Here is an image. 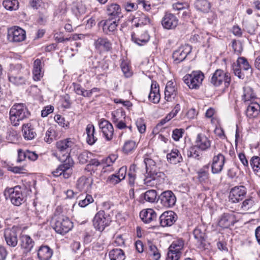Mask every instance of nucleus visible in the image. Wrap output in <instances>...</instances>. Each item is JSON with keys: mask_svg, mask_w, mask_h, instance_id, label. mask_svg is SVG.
Listing matches in <instances>:
<instances>
[{"mask_svg": "<svg viewBox=\"0 0 260 260\" xmlns=\"http://www.w3.org/2000/svg\"><path fill=\"white\" fill-rule=\"evenodd\" d=\"M144 162L146 166V173L144 184L148 186H153L157 183H160L165 179V174L159 171L156 166L155 161L148 155H145Z\"/></svg>", "mask_w": 260, "mask_h": 260, "instance_id": "f257e3e1", "label": "nucleus"}, {"mask_svg": "<svg viewBox=\"0 0 260 260\" xmlns=\"http://www.w3.org/2000/svg\"><path fill=\"white\" fill-rule=\"evenodd\" d=\"M30 115L28 108L24 104H15L9 111L10 120L14 126L19 125L20 122L28 118Z\"/></svg>", "mask_w": 260, "mask_h": 260, "instance_id": "f03ea898", "label": "nucleus"}, {"mask_svg": "<svg viewBox=\"0 0 260 260\" xmlns=\"http://www.w3.org/2000/svg\"><path fill=\"white\" fill-rule=\"evenodd\" d=\"M74 145V141L71 138H67L59 140L56 143V146L58 152L54 153V155L58 157L61 161H67L70 157L71 148Z\"/></svg>", "mask_w": 260, "mask_h": 260, "instance_id": "7ed1b4c3", "label": "nucleus"}, {"mask_svg": "<svg viewBox=\"0 0 260 260\" xmlns=\"http://www.w3.org/2000/svg\"><path fill=\"white\" fill-rule=\"evenodd\" d=\"M53 220L52 226L58 234L64 235L68 233L73 227V222L68 217L63 215H55Z\"/></svg>", "mask_w": 260, "mask_h": 260, "instance_id": "20e7f679", "label": "nucleus"}, {"mask_svg": "<svg viewBox=\"0 0 260 260\" xmlns=\"http://www.w3.org/2000/svg\"><path fill=\"white\" fill-rule=\"evenodd\" d=\"M23 190L20 185L7 187L4 191V196L6 199H9L14 205L18 206L24 202Z\"/></svg>", "mask_w": 260, "mask_h": 260, "instance_id": "39448f33", "label": "nucleus"}, {"mask_svg": "<svg viewBox=\"0 0 260 260\" xmlns=\"http://www.w3.org/2000/svg\"><path fill=\"white\" fill-rule=\"evenodd\" d=\"M204 78V74L201 71H193L190 74L184 76V83L190 89H198Z\"/></svg>", "mask_w": 260, "mask_h": 260, "instance_id": "423d86ee", "label": "nucleus"}, {"mask_svg": "<svg viewBox=\"0 0 260 260\" xmlns=\"http://www.w3.org/2000/svg\"><path fill=\"white\" fill-rule=\"evenodd\" d=\"M111 222L110 216L104 211L101 210L94 217L93 225L96 230L102 232L106 226L110 225Z\"/></svg>", "mask_w": 260, "mask_h": 260, "instance_id": "0eeeda50", "label": "nucleus"}, {"mask_svg": "<svg viewBox=\"0 0 260 260\" xmlns=\"http://www.w3.org/2000/svg\"><path fill=\"white\" fill-rule=\"evenodd\" d=\"M157 202L164 207L172 208L176 202V197L171 190H166L158 196Z\"/></svg>", "mask_w": 260, "mask_h": 260, "instance_id": "6e6552de", "label": "nucleus"}, {"mask_svg": "<svg viewBox=\"0 0 260 260\" xmlns=\"http://www.w3.org/2000/svg\"><path fill=\"white\" fill-rule=\"evenodd\" d=\"M8 39L12 42H21L26 38L25 31L17 26H14L8 29Z\"/></svg>", "mask_w": 260, "mask_h": 260, "instance_id": "1a4fd4ad", "label": "nucleus"}, {"mask_svg": "<svg viewBox=\"0 0 260 260\" xmlns=\"http://www.w3.org/2000/svg\"><path fill=\"white\" fill-rule=\"evenodd\" d=\"M191 50L192 47L190 45L185 44L175 50L172 54L174 62L177 64L183 61L191 52Z\"/></svg>", "mask_w": 260, "mask_h": 260, "instance_id": "9d476101", "label": "nucleus"}, {"mask_svg": "<svg viewBox=\"0 0 260 260\" xmlns=\"http://www.w3.org/2000/svg\"><path fill=\"white\" fill-rule=\"evenodd\" d=\"M246 188L244 186H237L232 188L229 194V200L232 203H238L241 201L246 194Z\"/></svg>", "mask_w": 260, "mask_h": 260, "instance_id": "9b49d317", "label": "nucleus"}, {"mask_svg": "<svg viewBox=\"0 0 260 260\" xmlns=\"http://www.w3.org/2000/svg\"><path fill=\"white\" fill-rule=\"evenodd\" d=\"M20 246L23 250V254L26 256L32 250L35 242L28 235L23 234L19 237Z\"/></svg>", "mask_w": 260, "mask_h": 260, "instance_id": "f8f14e48", "label": "nucleus"}, {"mask_svg": "<svg viewBox=\"0 0 260 260\" xmlns=\"http://www.w3.org/2000/svg\"><path fill=\"white\" fill-rule=\"evenodd\" d=\"M177 218V215L174 211H167L159 216V223L162 227L170 226L176 222Z\"/></svg>", "mask_w": 260, "mask_h": 260, "instance_id": "ddd939ff", "label": "nucleus"}, {"mask_svg": "<svg viewBox=\"0 0 260 260\" xmlns=\"http://www.w3.org/2000/svg\"><path fill=\"white\" fill-rule=\"evenodd\" d=\"M225 162V157L221 153L214 156L211 166L212 173L214 174L220 173L223 169Z\"/></svg>", "mask_w": 260, "mask_h": 260, "instance_id": "4468645a", "label": "nucleus"}, {"mask_svg": "<svg viewBox=\"0 0 260 260\" xmlns=\"http://www.w3.org/2000/svg\"><path fill=\"white\" fill-rule=\"evenodd\" d=\"M99 126L106 140H111L114 135V128L112 124L107 120L103 119L99 122Z\"/></svg>", "mask_w": 260, "mask_h": 260, "instance_id": "2eb2a0df", "label": "nucleus"}, {"mask_svg": "<svg viewBox=\"0 0 260 260\" xmlns=\"http://www.w3.org/2000/svg\"><path fill=\"white\" fill-rule=\"evenodd\" d=\"M4 238L9 246L15 247L18 244V235L16 229H7L4 232Z\"/></svg>", "mask_w": 260, "mask_h": 260, "instance_id": "dca6fc26", "label": "nucleus"}, {"mask_svg": "<svg viewBox=\"0 0 260 260\" xmlns=\"http://www.w3.org/2000/svg\"><path fill=\"white\" fill-rule=\"evenodd\" d=\"M178 20L176 16L172 13H166L161 20L163 27L167 29L175 28L178 25Z\"/></svg>", "mask_w": 260, "mask_h": 260, "instance_id": "f3484780", "label": "nucleus"}, {"mask_svg": "<svg viewBox=\"0 0 260 260\" xmlns=\"http://www.w3.org/2000/svg\"><path fill=\"white\" fill-rule=\"evenodd\" d=\"M195 144L201 151H207L211 146V141L204 134H198L195 141Z\"/></svg>", "mask_w": 260, "mask_h": 260, "instance_id": "a211bd4d", "label": "nucleus"}, {"mask_svg": "<svg viewBox=\"0 0 260 260\" xmlns=\"http://www.w3.org/2000/svg\"><path fill=\"white\" fill-rule=\"evenodd\" d=\"M194 239L196 240V244L198 248H205L206 246L207 236L201 227H197L193 232Z\"/></svg>", "mask_w": 260, "mask_h": 260, "instance_id": "6ab92c4d", "label": "nucleus"}, {"mask_svg": "<svg viewBox=\"0 0 260 260\" xmlns=\"http://www.w3.org/2000/svg\"><path fill=\"white\" fill-rule=\"evenodd\" d=\"M132 21L136 27L148 25L151 23V19L149 17L139 11L137 12L134 15Z\"/></svg>", "mask_w": 260, "mask_h": 260, "instance_id": "aec40b11", "label": "nucleus"}, {"mask_svg": "<svg viewBox=\"0 0 260 260\" xmlns=\"http://www.w3.org/2000/svg\"><path fill=\"white\" fill-rule=\"evenodd\" d=\"M121 11L120 6L117 4L112 3L108 5L107 7L108 18L120 20V18L122 17Z\"/></svg>", "mask_w": 260, "mask_h": 260, "instance_id": "412c9836", "label": "nucleus"}, {"mask_svg": "<svg viewBox=\"0 0 260 260\" xmlns=\"http://www.w3.org/2000/svg\"><path fill=\"white\" fill-rule=\"evenodd\" d=\"M236 222V217L233 213H224L221 215L218 225L222 228H228L233 225Z\"/></svg>", "mask_w": 260, "mask_h": 260, "instance_id": "4be33fe9", "label": "nucleus"}, {"mask_svg": "<svg viewBox=\"0 0 260 260\" xmlns=\"http://www.w3.org/2000/svg\"><path fill=\"white\" fill-rule=\"evenodd\" d=\"M111 61L109 59H102L100 61L95 60L92 62V68L95 69V72L99 75H103L109 69Z\"/></svg>", "mask_w": 260, "mask_h": 260, "instance_id": "5701e85b", "label": "nucleus"}, {"mask_svg": "<svg viewBox=\"0 0 260 260\" xmlns=\"http://www.w3.org/2000/svg\"><path fill=\"white\" fill-rule=\"evenodd\" d=\"M94 46L95 49L100 52L108 51L112 49V44L105 38H99L95 40Z\"/></svg>", "mask_w": 260, "mask_h": 260, "instance_id": "b1692460", "label": "nucleus"}, {"mask_svg": "<svg viewBox=\"0 0 260 260\" xmlns=\"http://www.w3.org/2000/svg\"><path fill=\"white\" fill-rule=\"evenodd\" d=\"M148 99L150 102L154 104L158 103L159 102L160 95L159 94V85L156 81H152Z\"/></svg>", "mask_w": 260, "mask_h": 260, "instance_id": "393cba45", "label": "nucleus"}, {"mask_svg": "<svg viewBox=\"0 0 260 260\" xmlns=\"http://www.w3.org/2000/svg\"><path fill=\"white\" fill-rule=\"evenodd\" d=\"M177 94V90L175 84L172 81L167 82L165 91V99L167 101H171Z\"/></svg>", "mask_w": 260, "mask_h": 260, "instance_id": "a878e982", "label": "nucleus"}, {"mask_svg": "<svg viewBox=\"0 0 260 260\" xmlns=\"http://www.w3.org/2000/svg\"><path fill=\"white\" fill-rule=\"evenodd\" d=\"M91 184V180L85 176H82L77 180L76 187L79 190L86 192L90 190Z\"/></svg>", "mask_w": 260, "mask_h": 260, "instance_id": "bb28decb", "label": "nucleus"}, {"mask_svg": "<svg viewBox=\"0 0 260 260\" xmlns=\"http://www.w3.org/2000/svg\"><path fill=\"white\" fill-rule=\"evenodd\" d=\"M52 254V249L47 245H42L38 250V257L40 260H49Z\"/></svg>", "mask_w": 260, "mask_h": 260, "instance_id": "cd10ccee", "label": "nucleus"}, {"mask_svg": "<svg viewBox=\"0 0 260 260\" xmlns=\"http://www.w3.org/2000/svg\"><path fill=\"white\" fill-rule=\"evenodd\" d=\"M140 217L145 223H148L155 219L157 217L155 212L152 209H147L140 213Z\"/></svg>", "mask_w": 260, "mask_h": 260, "instance_id": "c85d7f7f", "label": "nucleus"}, {"mask_svg": "<svg viewBox=\"0 0 260 260\" xmlns=\"http://www.w3.org/2000/svg\"><path fill=\"white\" fill-rule=\"evenodd\" d=\"M22 131L23 136L26 140H31L37 136V134L30 123H25L22 125Z\"/></svg>", "mask_w": 260, "mask_h": 260, "instance_id": "c756f323", "label": "nucleus"}, {"mask_svg": "<svg viewBox=\"0 0 260 260\" xmlns=\"http://www.w3.org/2000/svg\"><path fill=\"white\" fill-rule=\"evenodd\" d=\"M85 131L87 135L86 142L90 145H93L98 140L95 136V129L94 125L92 124H87Z\"/></svg>", "mask_w": 260, "mask_h": 260, "instance_id": "7c9ffc66", "label": "nucleus"}, {"mask_svg": "<svg viewBox=\"0 0 260 260\" xmlns=\"http://www.w3.org/2000/svg\"><path fill=\"white\" fill-rule=\"evenodd\" d=\"M43 73L41 60L40 59L37 58L34 62L32 71L34 79L35 81L40 80L43 76Z\"/></svg>", "mask_w": 260, "mask_h": 260, "instance_id": "2f4dec72", "label": "nucleus"}, {"mask_svg": "<svg viewBox=\"0 0 260 260\" xmlns=\"http://www.w3.org/2000/svg\"><path fill=\"white\" fill-rule=\"evenodd\" d=\"M210 167V164H206L200 169L197 172L198 179L201 183L207 182L209 179V170Z\"/></svg>", "mask_w": 260, "mask_h": 260, "instance_id": "473e14b6", "label": "nucleus"}, {"mask_svg": "<svg viewBox=\"0 0 260 260\" xmlns=\"http://www.w3.org/2000/svg\"><path fill=\"white\" fill-rule=\"evenodd\" d=\"M167 158L169 162L174 165L177 164L183 161V158L179 151L177 149H173L170 153H168Z\"/></svg>", "mask_w": 260, "mask_h": 260, "instance_id": "72a5a7b5", "label": "nucleus"}, {"mask_svg": "<svg viewBox=\"0 0 260 260\" xmlns=\"http://www.w3.org/2000/svg\"><path fill=\"white\" fill-rule=\"evenodd\" d=\"M117 158V156L115 154H111L105 159L102 160V165H103L102 172L105 173L107 171H112L113 168L111 167V165L115 161Z\"/></svg>", "mask_w": 260, "mask_h": 260, "instance_id": "f704fd0d", "label": "nucleus"}, {"mask_svg": "<svg viewBox=\"0 0 260 260\" xmlns=\"http://www.w3.org/2000/svg\"><path fill=\"white\" fill-rule=\"evenodd\" d=\"M119 20L112 19L110 18L106 19L104 22L103 28L104 32L109 35L110 32L114 31L116 28Z\"/></svg>", "mask_w": 260, "mask_h": 260, "instance_id": "c9c22d12", "label": "nucleus"}, {"mask_svg": "<svg viewBox=\"0 0 260 260\" xmlns=\"http://www.w3.org/2000/svg\"><path fill=\"white\" fill-rule=\"evenodd\" d=\"M260 112V105L256 102H251L247 107L246 114L249 118L256 117Z\"/></svg>", "mask_w": 260, "mask_h": 260, "instance_id": "e433bc0d", "label": "nucleus"}, {"mask_svg": "<svg viewBox=\"0 0 260 260\" xmlns=\"http://www.w3.org/2000/svg\"><path fill=\"white\" fill-rule=\"evenodd\" d=\"M196 9L203 13H207L211 8V4L207 0H197L194 3Z\"/></svg>", "mask_w": 260, "mask_h": 260, "instance_id": "4c0bfd02", "label": "nucleus"}, {"mask_svg": "<svg viewBox=\"0 0 260 260\" xmlns=\"http://www.w3.org/2000/svg\"><path fill=\"white\" fill-rule=\"evenodd\" d=\"M149 36L146 32H144L139 37H136L134 33L132 34V41L140 46L146 44L149 40Z\"/></svg>", "mask_w": 260, "mask_h": 260, "instance_id": "58836bf2", "label": "nucleus"}, {"mask_svg": "<svg viewBox=\"0 0 260 260\" xmlns=\"http://www.w3.org/2000/svg\"><path fill=\"white\" fill-rule=\"evenodd\" d=\"M243 94L242 100L245 102L250 101L256 98V95L253 89L249 86H246L243 87Z\"/></svg>", "mask_w": 260, "mask_h": 260, "instance_id": "ea45409f", "label": "nucleus"}, {"mask_svg": "<svg viewBox=\"0 0 260 260\" xmlns=\"http://www.w3.org/2000/svg\"><path fill=\"white\" fill-rule=\"evenodd\" d=\"M223 70L221 69L216 70L213 74L211 79L210 82L214 86H219L221 85V79L223 78Z\"/></svg>", "mask_w": 260, "mask_h": 260, "instance_id": "a19ab883", "label": "nucleus"}, {"mask_svg": "<svg viewBox=\"0 0 260 260\" xmlns=\"http://www.w3.org/2000/svg\"><path fill=\"white\" fill-rule=\"evenodd\" d=\"M110 260H124L125 255L124 252L121 249H113L109 252V254Z\"/></svg>", "mask_w": 260, "mask_h": 260, "instance_id": "79ce46f5", "label": "nucleus"}, {"mask_svg": "<svg viewBox=\"0 0 260 260\" xmlns=\"http://www.w3.org/2000/svg\"><path fill=\"white\" fill-rule=\"evenodd\" d=\"M147 253L149 256H151L155 260H158L160 257L157 248L152 242H148Z\"/></svg>", "mask_w": 260, "mask_h": 260, "instance_id": "37998d69", "label": "nucleus"}, {"mask_svg": "<svg viewBox=\"0 0 260 260\" xmlns=\"http://www.w3.org/2000/svg\"><path fill=\"white\" fill-rule=\"evenodd\" d=\"M255 203L252 197L245 199L242 203L241 209L244 211H252L254 209Z\"/></svg>", "mask_w": 260, "mask_h": 260, "instance_id": "c03bdc74", "label": "nucleus"}, {"mask_svg": "<svg viewBox=\"0 0 260 260\" xmlns=\"http://www.w3.org/2000/svg\"><path fill=\"white\" fill-rule=\"evenodd\" d=\"M136 165L135 164L132 165L127 174L128 184L131 187H134L135 183L136 178Z\"/></svg>", "mask_w": 260, "mask_h": 260, "instance_id": "a18cd8bd", "label": "nucleus"}, {"mask_svg": "<svg viewBox=\"0 0 260 260\" xmlns=\"http://www.w3.org/2000/svg\"><path fill=\"white\" fill-rule=\"evenodd\" d=\"M250 165L255 174L260 175V157L253 156L250 159Z\"/></svg>", "mask_w": 260, "mask_h": 260, "instance_id": "49530a36", "label": "nucleus"}, {"mask_svg": "<svg viewBox=\"0 0 260 260\" xmlns=\"http://www.w3.org/2000/svg\"><path fill=\"white\" fill-rule=\"evenodd\" d=\"M199 148L195 144L194 146L190 147L187 150V156L188 157H192L197 160H199L201 158V154L198 150Z\"/></svg>", "mask_w": 260, "mask_h": 260, "instance_id": "de8ad7c7", "label": "nucleus"}, {"mask_svg": "<svg viewBox=\"0 0 260 260\" xmlns=\"http://www.w3.org/2000/svg\"><path fill=\"white\" fill-rule=\"evenodd\" d=\"M64 162V168L63 173H62L63 176L64 178H69L72 174V169L71 167L73 166L74 161L72 158H68L67 161Z\"/></svg>", "mask_w": 260, "mask_h": 260, "instance_id": "09e8293b", "label": "nucleus"}, {"mask_svg": "<svg viewBox=\"0 0 260 260\" xmlns=\"http://www.w3.org/2000/svg\"><path fill=\"white\" fill-rule=\"evenodd\" d=\"M3 5L6 9L10 11H15L19 8V2L17 0H4Z\"/></svg>", "mask_w": 260, "mask_h": 260, "instance_id": "8fccbe9b", "label": "nucleus"}, {"mask_svg": "<svg viewBox=\"0 0 260 260\" xmlns=\"http://www.w3.org/2000/svg\"><path fill=\"white\" fill-rule=\"evenodd\" d=\"M74 90L75 92L78 95H82L84 97H89L91 95L92 92L87 91L83 88L81 86L76 83H73Z\"/></svg>", "mask_w": 260, "mask_h": 260, "instance_id": "3c124183", "label": "nucleus"}, {"mask_svg": "<svg viewBox=\"0 0 260 260\" xmlns=\"http://www.w3.org/2000/svg\"><path fill=\"white\" fill-rule=\"evenodd\" d=\"M143 196L145 200L150 203H154L156 201L157 197L156 191L154 189L147 190Z\"/></svg>", "mask_w": 260, "mask_h": 260, "instance_id": "603ef678", "label": "nucleus"}, {"mask_svg": "<svg viewBox=\"0 0 260 260\" xmlns=\"http://www.w3.org/2000/svg\"><path fill=\"white\" fill-rule=\"evenodd\" d=\"M184 246V242L182 239L174 241L169 247V250L175 252H181Z\"/></svg>", "mask_w": 260, "mask_h": 260, "instance_id": "864d4df0", "label": "nucleus"}, {"mask_svg": "<svg viewBox=\"0 0 260 260\" xmlns=\"http://www.w3.org/2000/svg\"><path fill=\"white\" fill-rule=\"evenodd\" d=\"M237 63H238V64L240 66L241 68L244 71H249L250 73L252 74V69L251 68V67L245 57H238V58L237 60Z\"/></svg>", "mask_w": 260, "mask_h": 260, "instance_id": "5fc2aeb1", "label": "nucleus"}, {"mask_svg": "<svg viewBox=\"0 0 260 260\" xmlns=\"http://www.w3.org/2000/svg\"><path fill=\"white\" fill-rule=\"evenodd\" d=\"M137 147L136 142L133 140H128L126 141L123 147V151L125 153L132 152Z\"/></svg>", "mask_w": 260, "mask_h": 260, "instance_id": "6e6d98bb", "label": "nucleus"}, {"mask_svg": "<svg viewBox=\"0 0 260 260\" xmlns=\"http://www.w3.org/2000/svg\"><path fill=\"white\" fill-rule=\"evenodd\" d=\"M10 82L16 85H20L25 83V79L22 76L11 75L9 77Z\"/></svg>", "mask_w": 260, "mask_h": 260, "instance_id": "4d7b16f0", "label": "nucleus"}, {"mask_svg": "<svg viewBox=\"0 0 260 260\" xmlns=\"http://www.w3.org/2000/svg\"><path fill=\"white\" fill-rule=\"evenodd\" d=\"M223 78L221 79V85L223 84L224 88H228L231 82V75L228 72H224L223 71Z\"/></svg>", "mask_w": 260, "mask_h": 260, "instance_id": "13d9d810", "label": "nucleus"}, {"mask_svg": "<svg viewBox=\"0 0 260 260\" xmlns=\"http://www.w3.org/2000/svg\"><path fill=\"white\" fill-rule=\"evenodd\" d=\"M92 154L88 151H83L78 156L80 163L85 164L91 158Z\"/></svg>", "mask_w": 260, "mask_h": 260, "instance_id": "bf43d9fd", "label": "nucleus"}, {"mask_svg": "<svg viewBox=\"0 0 260 260\" xmlns=\"http://www.w3.org/2000/svg\"><path fill=\"white\" fill-rule=\"evenodd\" d=\"M120 115L123 117V118H125V112L122 109H118L112 113V120L114 123L116 124L119 120L118 116Z\"/></svg>", "mask_w": 260, "mask_h": 260, "instance_id": "052dcab7", "label": "nucleus"}, {"mask_svg": "<svg viewBox=\"0 0 260 260\" xmlns=\"http://www.w3.org/2000/svg\"><path fill=\"white\" fill-rule=\"evenodd\" d=\"M136 124L138 128L139 132L141 134L144 133L146 131V124L144 119L142 118H139L137 119Z\"/></svg>", "mask_w": 260, "mask_h": 260, "instance_id": "680f3d73", "label": "nucleus"}, {"mask_svg": "<svg viewBox=\"0 0 260 260\" xmlns=\"http://www.w3.org/2000/svg\"><path fill=\"white\" fill-rule=\"evenodd\" d=\"M93 202V199L92 196L91 195L86 194L85 199L80 200L78 204L81 207H85Z\"/></svg>", "mask_w": 260, "mask_h": 260, "instance_id": "e2e57ef3", "label": "nucleus"}, {"mask_svg": "<svg viewBox=\"0 0 260 260\" xmlns=\"http://www.w3.org/2000/svg\"><path fill=\"white\" fill-rule=\"evenodd\" d=\"M8 170L15 174H23L25 172L26 169L24 166L17 167V166H8Z\"/></svg>", "mask_w": 260, "mask_h": 260, "instance_id": "0e129e2a", "label": "nucleus"}, {"mask_svg": "<svg viewBox=\"0 0 260 260\" xmlns=\"http://www.w3.org/2000/svg\"><path fill=\"white\" fill-rule=\"evenodd\" d=\"M181 254V252H174L172 250H169L167 253L168 259V260H178Z\"/></svg>", "mask_w": 260, "mask_h": 260, "instance_id": "69168bd1", "label": "nucleus"}, {"mask_svg": "<svg viewBox=\"0 0 260 260\" xmlns=\"http://www.w3.org/2000/svg\"><path fill=\"white\" fill-rule=\"evenodd\" d=\"M184 132V129L182 128L174 129L172 133V138L176 141H178L182 137Z\"/></svg>", "mask_w": 260, "mask_h": 260, "instance_id": "338daca9", "label": "nucleus"}, {"mask_svg": "<svg viewBox=\"0 0 260 260\" xmlns=\"http://www.w3.org/2000/svg\"><path fill=\"white\" fill-rule=\"evenodd\" d=\"M121 179L117 176V174H112L109 176L107 180V182L108 183L112 185H116L121 181Z\"/></svg>", "mask_w": 260, "mask_h": 260, "instance_id": "774afa93", "label": "nucleus"}]
</instances>
